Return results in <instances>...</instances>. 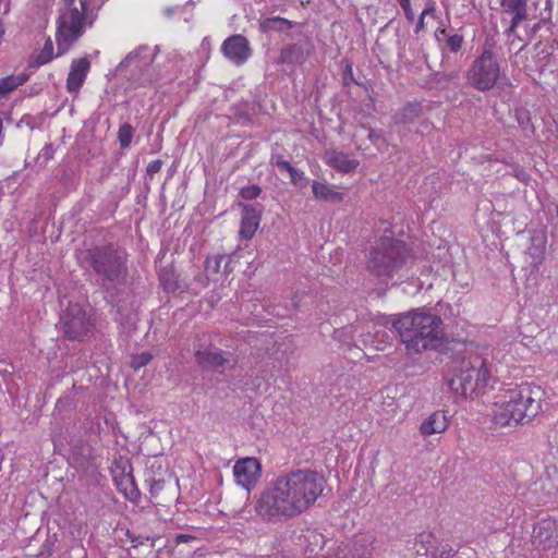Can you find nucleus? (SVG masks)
Wrapping results in <instances>:
<instances>
[{
  "label": "nucleus",
  "mask_w": 558,
  "mask_h": 558,
  "mask_svg": "<svg viewBox=\"0 0 558 558\" xmlns=\"http://www.w3.org/2000/svg\"><path fill=\"white\" fill-rule=\"evenodd\" d=\"M129 253L117 242L92 244L82 251L81 266L99 287L113 319L133 331L138 320L133 281H129Z\"/></svg>",
  "instance_id": "obj_1"
},
{
  "label": "nucleus",
  "mask_w": 558,
  "mask_h": 558,
  "mask_svg": "<svg viewBox=\"0 0 558 558\" xmlns=\"http://www.w3.org/2000/svg\"><path fill=\"white\" fill-rule=\"evenodd\" d=\"M223 262H226L225 267H223V274L228 275L233 270V268L230 266V264H231L230 256L226 255V259Z\"/></svg>",
  "instance_id": "obj_56"
},
{
  "label": "nucleus",
  "mask_w": 558,
  "mask_h": 558,
  "mask_svg": "<svg viewBox=\"0 0 558 558\" xmlns=\"http://www.w3.org/2000/svg\"><path fill=\"white\" fill-rule=\"evenodd\" d=\"M313 49L314 46L308 37L305 40L289 43L281 47L276 63L289 66L302 65L306 62Z\"/></svg>",
  "instance_id": "obj_14"
},
{
  "label": "nucleus",
  "mask_w": 558,
  "mask_h": 558,
  "mask_svg": "<svg viewBox=\"0 0 558 558\" xmlns=\"http://www.w3.org/2000/svg\"><path fill=\"white\" fill-rule=\"evenodd\" d=\"M463 41H464V38L462 35L453 34V35L448 36L447 46L451 52L457 53L458 51L461 50Z\"/></svg>",
  "instance_id": "obj_43"
},
{
  "label": "nucleus",
  "mask_w": 558,
  "mask_h": 558,
  "mask_svg": "<svg viewBox=\"0 0 558 558\" xmlns=\"http://www.w3.org/2000/svg\"><path fill=\"white\" fill-rule=\"evenodd\" d=\"M313 536H314V538H315L316 543H317L318 541L324 542V536H323L322 534H314Z\"/></svg>",
  "instance_id": "obj_64"
},
{
  "label": "nucleus",
  "mask_w": 558,
  "mask_h": 558,
  "mask_svg": "<svg viewBox=\"0 0 558 558\" xmlns=\"http://www.w3.org/2000/svg\"><path fill=\"white\" fill-rule=\"evenodd\" d=\"M234 116L242 121V123H252L253 122V114L248 112L246 109L236 108L234 111Z\"/></svg>",
  "instance_id": "obj_47"
},
{
  "label": "nucleus",
  "mask_w": 558,
  "mask_h": 558,
  "mask_svg": "<svg viewBox=\"0 0 558 558\" xmlns=\"http://www.w3.org/2000/svg\"><path fill=\"white\" fill-rule=\"evenodd\" d=\"M410 257L411 250L404 241L383 236L371 247L366 268L376 277H392Z\"/></svg>",
  "instance_id": "obj_5"
},
{
  "label": "nucleus",
  "mask_w": 558,
  "mask_h": 558,
  "mask_svg": "<svg viewBox=\"0 0 558 558\" xmlns=\"http://www.w3.org/2000/svg\"><path fill=\"white\" fill-rule=\"evenodd\" d=\"M343 71H342V83L344 86H350L351 84H355L361 86L362 83L354 78L353 75V63L350 59L345 58L342 60Z\"/></svg>",
  "instance_id": "obj_38"
},
{
  "label": "nucleus",
  "mask_w": 558,
  "mask_h": 558,
  "mask_svg": "<svg viewBox=\"0 0 558 558\" xmlns=\"http://www.w3.org/2000/svg\"><path fill=\"white\" fill-rule=\"evenodd\" d=\"M135 129L128 122L120 125L118 131V142L122 149L131 146Z\"/></svg>",
  "instance_id": "obj_36"
},
{
  "label": "nucleus",
  "mask_w": 558,
  "mask_h": 558,
  "mask_svg": "<svg viewBox=\"0 0 558 558\" xmlns=\"http://www.w3.org/2000/svg\"><path fill=\"white\" fill-rule=\"evenodd\" d=\"M402 10L412 8L411 0H396Z\"/></svg>",
  "instance_id": "obj_57"
},
{
  "label": "nucleus",
  "mask_w": 558,
  "mask_h": 558,
  "mask_svg": "<svg viewBox=\"0 0 558 558\" xmlns=\"http://www.w3.org/2000/svg\"><path fill=\"white\" fill-rule=\"evenodd\" d=\"M262 194V187L258 184L243 186L239 191V196L244 201H254Z\"/></svg>",
  "instance_id": "obj_40"
},
{
  "label": "nucleus",
  "mask_w": 558,
  "mask_h": 558,
  "mask_svg": "<svg viewBox=\"0 0 558 558\" xmlns=\"http://www.w3.org/2000/svg\"><path fill=\"white\" fill-rule=\"evenodd\" d=\"M85 447L86 445L82 439H78L71 444V451L75 462H78L84 457Z\"/></svg>",
  "instance_id": "obj_46"
},
{
  "label": "nucleus",
  "mask_w": 558,
  "mask_h": 558,
  "mask_svg": "<svg viewBox=\"0 0 558 558\" xmlns=\"http://www.w3.org/2000/svg\"><path fill=\"white\" fill-rule=\"evenodd\" d=\"M459 78V72L458 71H451V72H439L434 71L430 72L426 76V84L429 85V87H439L441 89H446L449 87L450 83L454 82Z\"/></svg>",
  "instance_id": "obj_30"
},
{
  "label": "nucleus",
  "mask_w": 558,
  "mask_h": 558,
  "mask_svg": "<svg viewBox=\"0 0 558 558\" xmlns=\"http://www.w3.org/2000/svg\"><path fill=\"white\" fill-rule=\"evenodd\" d=\"M448 427V421L444 412L437 411L423 421L420 432L423 436L440 434Z\"/></svg>",
  "instance_id": "obj_26"
},
{
  "label": "nucleus",
  "mask_w": 558,
  "mask_h": 558,
  "mask_svg": "<svg viewBox=\"0 0 558 558\" xmlns=\"http://www.w3.org/2000/svg\"><path fill=\"white\" fill-rule=\"evenodd\" d=\"M185 275L192 276L191 280L187 278V284L192 289H187L185 293L198 295L199 292L203 289L207 288L209 284V277L207 275V271L201 270V268L197 267L196 265H191L189 267V271Z\"/></svg>",
  "instance_id": "obj_29"
},
{
  "label": "nucleus",
  "mask_w": 558,
  "mask_h": 558,
  "mask_svg": "<svg viewBox=\"0 0 558 558\" xmlns=\"http://www.w3.org/2000/svg\"><path fill=\"white\" fill-rule=\"evenodd\" d=\"M157 275L161 289L168 294H182L185 293L187 289H191L187 284V275L182 276V274L175 269L173 263L162 266Z\"/></svg>",
  "instance_id": "obj_16"
},
{
  "label": "nucleus",
  "mask_w": 558,
  "mask_h": 558,
  "mask_svg": "<svg viewBox=\"0 0 558 558\" xmlns=\"http://www.w3.org/2000/svg\"><path fill=\"white\" fill-rule=\"evenodd\" d=\"M423 113L422 104L418 101H409L393 116L395 124H411Z\"/></svg>",
  "instance_id": "obj_28"
},
{
  "label": "nucleus",
  "mask_w": 558,
  "mask_h": 558,
  "mask_svg": "<svg viewBox=\"0 0 558 558\" xmlns=\"http://www.w3.org/2000/svg\"><path fill=\"white\" fill-rule=\"evenodd\" d=\"M233 474L238 484L250 489L254 486L260 474V463L255 458H245L235 462Z\"/></svg>",
  "instance_id": "obj_18"
},
{
  "label": "nucleus",
  "mask_w": 558,
  "mask_h": 558,
  "mask_svg": "<svg viewBox=\"0 0 558 558\" xmlns=\"http://www.w3.org/2000/svg\"><path fill=\"white\" fill-rule=\"evenodd\" d=\"M160 539V536H144L141 534H135V536L132 537V548L137 549L140 547H149V554H151Z\"/></svg>",
  "instance_id": "obj_35"
},
{
  "label": "nucleus",
  "mask_w": 558,
  "mask_h": 558,
  "mask_svg": "<svg viewBox=\"0 0 558 558\" xmlns=\"http://www.w3.org/2000/svg\"><path fill=\"white\" fill-rule=\"evenodd\" d=\"M166 544L162 545V546H158V548L156 549V551L151 555L150 558H159L160 557V554L162 553L163 548H166Z\"/></svg>",
  "instance_id": "obj_59"
},
{
  "label": "nucleus",
  "mask_w": 558,
  "mask_h": 558,
  "mask_svg": "<svg viewBox=\"0 0 558 558\" xmlns=\"http://www.w3.org/2000/svg\"><path fill=\"white\" fill-rule=\"evenodd\" d=\"M53 153H54V149H53V147H52V144H46V145H45V147L43 148V155H44L47 159L51 158V157H52V155H53Z\"/></svg>",
  "instance_id": "obj_54"
},
{
  "label": "nucleus",
  "mask_w": 558,
  "mask_h": 558,
  "mask_svg": "<svg viewBox=\"0 0 558 558\" xmlns=\"http://www.w3.org/2000/svg\"><path fill=\"white\" fill-rule=\"evenodd\" d=\"M531 543L542 558H558V520L548 517L535 522Z\"/></svg>",
  "instance_id": "obj_11"
},
{
  "label": "nucleus",
  "mask_w": 558,
  "mask_h": 558,
  "mask_svg": "<svg viewBox=\"0 0 558 558\" xmlns=\"http://www.w3.org/2000/svg\"><path fill=\"white\" fill-rule=\"evenodd\" d=\"M174 13V9L169 7L165 10V14L169 17Z\"/></svg>",
  "instance_id": "obj_63"
},
{
  "label": "nucleus",
  "mask_w": 558,
  "mask_h": 558,
  "mask_svg": "<svg viewBox=\"0 0 558 558\" xmlns=\"http://www.w3.org/2000/svg\"><path fill=\"white\" fill-rule=\"evenodd\" d=\"M314 197L324 202L340 203L343 194L330 189L327 184L314 181L312 184Z\"/></svg>",
  "instance_id": "obj_32"
},
{
  "label": "nucleus",
  "mask_w": 558,
  "mask_h": 558,
  "mask_svg": "<svg viewBox=\"0 0 558 558\" xmlns=\"http://www.w3.org/2000/svg\"><path fill=\"white\" fill-rule=\"evenodd\" d=\"M371 544V536H357L353 539L351 548L345 554L350 558H367L372 555Z\"/></svg>",
  "instance_id": "obj_31"
},
{
  "label": "nucleus",
  "mask_w": 558,
  "mask_h": 558,
  "mask_svg": "<svg viewBox=\"0 0 558 558\" xmlns=\"http://www.w3.org/2000/svg\"><path fill=\"white\" fill-rule=\"evenodd\" d=\"M530 241L531 245L527 247L526 253L532 258V266L537 269L545 258V250L547 243V236L545 231H530Z\"/></svg>",
  "instance_id": "obj_23"
},
{
  "label": "nucleus",
  "mask_w": 558,
  "mask_h": 558,
  "mask_svg": "<svg viewBox=\"0 0 558 558\" xmlns=\"http://www.w3.org/2000/svg\"><path fill=\"white\" fill-rule=\"evenodd\" d=\"M241 208V223L239 234L243 240H251L257 231L265 206L260 203H239Z\"/></svg>",
  "instance_id": "obj_15"
},
{
  "label": "nucleus",
  "mask_w": 558,
  "mask_h": 558,
  "mask_svg": "<svg viewBox=\"0 0 558 558\" xmlns=\"http://www.w3.org/2000/svg\"><path fill=\"white\" fill-rule=\"evenodd\" d=\"M327 163L342 173L353 172L360 165L356 159H351L348 154L337 150L328 153Z\"/></svg>",
  "instance_id": "obj_25"
},
{
  "label": "nucleus",
  "mask_w": 558,
  "mask_h": 558,
  "mask_svg": "<svg viewBox=\"0 0 558 558\" xmlns=\"http://www.w3.org/2000/svg\"><path fill=\"white\" fill-rule=\"evenodd\" d=\"M489 378L490 373L485 360L475 354L472 360H463L461 365L454 367L448 385L457 395L472 398L487 387Z\"/></svg>",
  "instance_id": "obj_6"
},
{
  "label": "nucleus",
  "mask_w": 558,
  "mask_h": 558,
  "mask_svg": "<svg viewBox=\"0 0 558 558\" xmlns=\"http://www.w3.org/2000/svg\"><path fill=\"white\" fill-rule=\"evenodd\" d=\"M54 58L53 56V44L48 37L44 44L41 51L35 57L28 60V68H39Z\"/></svg>",
  "instance_id": "obj_34"
},
{
  "label": "nucleus",
  "mask_w": 558,
  "mask_h": 558,
  "mask_svg": "<svg viewBox=\"0 0 558 558\" xmlns=\"http://www.w3.org/2000/svg\"><path fill=\"white\" fill-rule=\"evenodd\" d=\"M468 84L475 90L486 93L493 88L505 92L513 85L510 78L501 72L500 62L493 50V45L484 44L483 51L477 56L465 74Z\"/></svg>",
  "instance_id": "obj_4"
},
{
  "label": "nucleus",
  "mask_w": 558,
  "mask_h": 558,
  "mask_svg": "<svg viewBox=\"0 0 558 558\" xmlns=\"http://www.w3.org/2000/svg\"><path fill=\"white\" fill-rule=\"evenodd\" d=\"M288 173L290 174V180H291V183L296 185V186H300V187H304L306 185V179L304 177V173L299 171L296 168H294L292 166V168L288 171Z\"/></svg>",
  "instance_id": "obj_44"
},
{
  "label": "nucleus",
  "mask_w": 558,
  "mask_h": 558,
  "mask_svg": "<svg viewBox=\"0 0 558 558\" xmlns=\"http://www.w3.org/2000/svg\"><path fill=\"white\" fill-rule=\"evenodd\" d=\"M77 390H83V387H77L73 384L72 388L65 391L56 402L53 415L64 417L76 411L77 408Z\"/></svg>",
  "instance_id": "obj_24"
},
{
  "label": "nucleus",
  "mask_w": 558,
  "mask_h": 558,
  "mask_svg": "<svg viewBox=\"0 0 558 558\" xmlns=\"http://www.w3.org/2000/svg\"><path fill=\"white\" fill-rule=\"evenodd\" d=\"M274 165H276L280 170H286L287 172L292 168V165L281 155L275 157Z\"/></svg>",
  "instance_id": "obj_49"
},
{
  "label": "nucleus",
  "mask_w": 558,
  "mask_h": 558,
  "mask_svg": "<svg viewBox=\"0 0 558 558\" xmlns=\"http://www.w3.org/2000/svg\"><path fill=\"white\" fill-rule=\"evenodd\" d=\"M125 536L128 537V539H130V542L132 543V537L135 536V533H133L132 531L130 530H126L125 531Z\"/></svg>",
  "instance_id": "obj_62"
},
{
  "label": "nucleus",
  "mask_w": 558,
  "mask_h": 558,
  "mask_svg": "<svg viewBox=\"0 0 558 558\" xmlns=\"http://www.w3.org/2000/svg\"><path fill=\"white\" fill-rule=\"evenodd\" d=\"M155 53L148 46H140L131 51L118 65L117 74L134 86H144L154 80L153 62Z\"/></svg>",
  "instance_id": "obj_9"
},
{
  "label": "nucleus",
  "mask_w": 558,
  "mask_h": 558,
  "mask_svg": "<svg viewBox=\"0 0 558 558\" xmlns=\"http://www.w3.org/2000/svg\"><path fill=\"white\" fill-rule=\"evenodd\" d=\"M80 3L81 10L76 7L66 8L69 12L60 14L57 20V57L65 53L84 34V27L92 26L96 20V15L86 5V0H80Z\"/></svg>",
  "instance_id": "obj_8"
},
{
  "label": "nucleus",
  "mask_w": 558,
  "mask_h": 558,
  "mask_svg": "<svg viewBox=\"0 0 558 558\" xmlns=\"http://www.w3.org/2000/svg\"><path fill=\"white\" fill-rule=\"evenodd\" d=\"M425 28V16H423L422 14H420L417 21H416V25H415V29L414 32L416 34H418L421 31H423Z\"/></svg>",
  "instance_id": "obj_53"
},
{
  "label": "nucleus",
  "mask_w": 558,
  "mask_h": 558,
  "mask_svg": "<svg viewBox=\"0 0 558 558\" xmlns=\"http://www.w3.org/2000/svg\"><path fill=\"white\" fill-rule=\"evenodd\" d=\"M64 533L60 531L59 525H47L46 539L36 558H51L54 554L61 555L63 548Z\"/></svg>",
  "instance_id": "obj_21"
},
{
  "label": "nucleus",
  "mask_w": 558,
  "mask_h": 558,
  "mask_svg": "<svg viewBox=\"0 0 558 558\" xmlns=\"http://www.w3.org/2000/svg\"><path fill=\"white\" fill-rule=\"evenodd\" d=\"M162 160L160 159H156V160H153L150 161L147 167H146V173L147 175H149L150 178L154 177L155 173L159 172L161 167H162Z\"/></svg>",
  "instance_id": "obj_48"
},
{
  "label": "nucleus",
  "mask_w": 558,
  "mask_h": 558,
  "mask_svg": "<svg viewBox=\"0 0 558 558\" xmlns=\"http://www.w3.org/2000/svg\"><path fill=\"white\" fill-rule=\"evenodd\" d=\"M113 482L120 493L131 502L140 505L142 495L136 485L133 466L129 459L114 461Z\"/></svg>",
  "instance_id": "obj_13"
},
{
  "label": "nucleus",
  "mask_w": 558,
  "mask_h": 558,
  "mask_svg": "<svg viewBox=\"0 0 558 558\" xmlns=\"http://www.w3.org/2000/svg\"><path fill=\"white\" fill-rule=\"evenodd\" d=\"M324 485V476L316 471H291L262 492L255 511L267 522L296 517L316 501Z\"/></svg>",
  "instance_id": "obj_3"
},
{
  "label": "nucleus",
  "mask_w": 558,
  "mask_h": 558,
  "mask_svg": "<svg viewBox=\"0 0 558 558\" xmlns=\"http://www.w3.org/2000/svg\"><path fill=\"white\" fill-rule=\"evenodd\" d=\"M61 330L65 339L71 341H84L88 338L95 324L80 304H70L60 316Z\"/></svg>",
  "instance_id": "obj_10"
},
{
  "label": "nucleus",
  "mask_w": 558,
  "mask_h": 558,
  "mask_svg": "<svg viewBox=\"0 0 558 558\" xmlns=\"http://www.w3.org/2000/svg\"><path fill=\"white\" fill-rule=\"evenodd\" d=\"M367 138L379 151H383L388 146L387 140L381 131L369 128Z\"/></svg>",
  "instance_id": "obj_41"
},
{
  "label": "nucleus",
  "mask_w": 558,
  "mask_h": 558,
  "mask_svg": "<svg viewBox=\"0 0 558 558\" xmlns=\"http://www.w3.org/2000/svg\"><path fill=\"white\" fill-rule=\"evenodd\" d=\"M500 7L505 13L511 15L510 25L506 31L510 36L523 21L527 20V0H501Z\"/></svg>",
  "instance_id": "obj_19"
},
{
  "label": "nucleus",
  "mask_w": 558,
  "mask_h": 558,
  "mask_svg": "<svg viewBox=\"0 0 558 558\" xmlns=\"http://www.w3.org/2000/svg\"><path fill=\"white\" fill-rule=\"evenodd\" d=\"M89 69L90 61L87 57H82L72 61L65 84L69 93H77L81 89Z\"/></svg>",
  "instance_id": "obj_20"
},
{
  "label": "nucleus",
  "mask_w": 558,
  "mask_h": 558,
  "mask_svg": "<svg viewBox=\"0 0 558 558\" xmlns=\"http://www.w3.org/2000/svg\"><path fill=\"white\" fill-rule=\"evenodd\" d=\"M33 118L31 116H25L23 117V119L21 120V122H26L27 126L31 129V130H34L36 126L34 124H32V122L29 120H32Z\"/></svg>",
  "instance_id": "obj_58"
},
{
  "label": "nucleus",
  "mask_w": 558,
  "mask_h": 558,
  "mask_svg": "<svg viewBox=\"0 0 558 558\" xmlns=\"http://www.w3.org/2000/svg\"><path fill=\"white\" fill-rule=\"evenodd\" d=\"M494 423L500 426L518 425L526 416L537 414L538 404L531 396L529 388L510 389L504 400L495 403Z\"/></svg>",
  "instance_id": "obj_7"
},
{
  "label": "nucleus",
  "mask_w": 558,
  "mask_h": 558,
  "mask_svg": "<svg viewBox=\"0 0 558 558\" xmlns=\"http://www.w3.org/2000/svg\"><path fill=\"white\" fill-rule=\"evenodd\" d=\"M541 27H542L541 22L534 24L532 29H531L532 34L535 35L541 29Z\"/></svg>",
  "instance_id": "obj_60"
},
{
  "label": "nucleus",
  "mask_w": 558,
  "mask_h": 558,
  "mask_svg": "<svg viewBox=\"0 0 558 558\" xmlns=\"http://www.w3.org/2000/svg\"><path fill=\"white\" fill-rule=\"evenodd\" d=\"M453 317L452 306L439 301L433 307H422L395 315L391 327L400 336L401 342L405 344L409 352L437 350L461 365L463 360H472L473 356L468 355L466 341L449 338L446 335L445 322Z\"/></svg>",
  "instance_id": "obj_2"
},
{
  "label": "nucleus",
  "mask_w": 558,
  "mask_h": 558,
  "mask_svg": "<svg viewBox=\"0 0 558 558\" xmlns=\"http://www.w3.org/2000/svg\"><path fill=\"white\" fill-rule=\"evenodd\" d=\"M194 357L197 366L202 371L215 369L223 367L229 360L225 357V352L220 349L211 350H196Z\"/></svg>",
  "instance_id": "obj_22"
},
{
  "label": "nucleus",
  "mask_w": 558,
  "mask_h": 558,
  "mask_svg": "<svg viewBox=\"0 0 558 558\" xmlns=\"http://www.w3.org/2000/svg\"><path fill=\"white\" fill-rule=\"evenodd\" d=\"M296 25L295 22L290 21L282 16H270L259 21V31L263 34L269 33H288Z\"/></svg>",
  "instance_id": "obj_27"
},
{
  "label": "nucleus",
  "mask_w": 558,
  "mask_h": 558,
  "mask_svg": "<svg viewBox=\"0 0 558 558\" xmlns=\"http://www.w3.org/2000/svg\"><path fill=\"white\" fill-rule=\"evenodd\" d=\"M29 80V74H11L0 78V96H5Z\"/></svg>",
  "instance_id": "obj_33"
},
{
  "label": "nucleus",
  "mask_w": 558,
  "mask_h": 558,
  "mask_svg": "<svg viewBox=\"0 0 558 558\" xmlns=\"http://www.w3.org/2000/svg\"><path fill=\"white\" fill-rule=\"evenodd\" d=\"M457 553L458 551L454 550L451 546L446 545L440 551L435 548L433 551H430L429 556L430 558H453Z\"/></svg>",
  "instance_id": "obj_45"
},
{
  "label": "nucleus",
  "mask_w": 558,
  "mask_h": 558,
  "mask_svg": "<svg viewBox=\"0 0 558 558\" xmlns=\"http://www.w3.org/2000/svg\"><path fill=\"white\" fill-rule=\"evenodd\" d=\"M194 539H196V537L193 535L180 533L175 535L174 543L175 545H179L181 543H186Z\"/></svg>",
  "instance_id": "obj_50"
},
{
  "label": "nucleus",
  "mask_w": 558,
  "mask_h": 558,
  "mask_svg": "<svg viewBox=\"0 0 558 558\" xmlns=\"http://www.w3.org/2000/svg\"><path fill=\"white\" fill-rule=\"evenodd\" d=\"M514 177L523 183H527L531 180V175L524 169L515 170Z\"/></svg>",
  "instance_id": "obj_51"
},
{
  "label": "nucleus",
  "mask_w": 558,
  "mask_h": 558,
  "mask_svg": "<svg viewBox=\"0 0 558 558\" xmlns=\"http://www.w3.org/2000/svg\"><path fill=\"white\" fill-rule=\"evenodd\" d=\"M226 259V255H216L213 257H207L205 260V271H210L211 274L220 272L221 263Z\"/></svg>",
  "instance_id": "obj_42"
},
{
  "label": "nucleus",
  "mask_w": 558,
  "mask_h": 558,
  "mask_svg": "<svg viewBox=\"0 0 558 558\" xmlns=\"http://www.w3.org/2000/svg\"><path fill=\"white\" fill-rule=\"evenodd\" d=\"M403 13H404V16H405L407 21L410 24H412L414 22V20H415L414 12H413L412 8L404 9Z\"/></svg>",
  "instance_id": "obj_55"
},
{
  "label": "nucleus",
  "mask_w": 558,
  "mask_h": 558,
  "mask_svg": "<svg viewBox=\"0 0 558 558\" xmlns=\"http://www.w3.org/2000/svg\"><path fill=\"white\" fill-rule=\"evenodd\" d=\"M433 539H435V535L432 532L418 533L415 536V543L422 546L423 553L418 549L416 554L427 557L430 554L429 548L432 547Z\"/></svg>",
  "instance_id": "obj_37"
},
{
  "label": "nucleus",
  "mask_w": 558,
  "mask_h": 558,
  "mask_svg": "<svg viewBox=\"0 0 558 558\" xmlns=\"http://www.w3.org/2000/svg\"><path fill=\"white\" fill-rule=\"evenodd\" d=\"M149 483L150 502L154 506L170 507L180 498L179 480L171 473L167 477L155 478L154 476L146 478Z\"/></svg>",
  "instance_id": "obj_12"
},
{
  "label": "nucleus",
  "mask_w": 558,
  "mask_h": 558,
  "mask_svg": "<svg viewBox=\"0 0 558 558\" xmlns=\"http://www.w3.org/2000/svg\"><path fill=\"white\" fill-rule=\"evenodd\" d=\"M435 11H436L435 2L434 1H429V2L426 3L425 9L422 11L421 14L423 16H426V15L434 14Z\"/></svg>",
  "instance_id": "obj_52"
},
{
  "label": "nucleus",
  "mask_w": 558,
  "mask_h": 558,
  "mask_svg": "<svg viewBox=\"0 0 558 558\" xmlns=\"http://www.w3.org/2000/svg\"><path fill=\"white\" fill-rule=\"evenodd\" d=\"M65 8H72L74 7L75 0H62Z\"/></svg>",
  "instance_id": "obj_61"
},
{
  "label": "nucleus",
  "mask_w": 558,
  "mask_h": 558,
  "mask_svg": "<svg viewBox=\"0 0 558 558\" xmlns=\"http://www.w3.org/2000/svg\"><path fill=\"white\" fill-rule=\"evenodd\" d=\"M225 57L236 65L243 64L252 54L248 40L245 36L236 34L228 37L221 46Z\"/></svg>",
  "instance_id": "obj_17"
},
{
  "label": "nucleus",
  "mask_w": 558,
  "mask_h": 558,
  "mask_svg": "<svg viewBox=\"0 0 558 558\" xmlns=\"http://www.w3.org/2000/svg\"><path fill=\"white\" fill-rule=\"evenodd\" d=\"M153 357L154 355L148 351L138 354H132L130 365L134 371H138L140 368L148 365Z\"/></svg>",
  "instance_id": "obj_39"
}]
</instances>
